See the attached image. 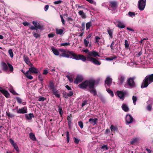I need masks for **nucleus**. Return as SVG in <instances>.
I'll return each instance as SVG.
<instances>
[{"label": "nucleus", "instance_id": "nucleus-46", "mask_svg": "<svg viewBox=\"0 0 153 153\" xmlns=\"http://www.w3.org/2000/svg\"><path fill=\"white\" fill-rule=\"evenodd\" d=\"M132 100L133 101V102L134 103V105H135L136 103V101L137 100V97L135 96H133L132 97Z\"/></svg>", "mask_w": 153, "mask_h": 153}, {"label": "nucleus", "instance_id": "nucleus-25", "mask_svg": "<svg viewBox=\"0 0 153 153\" xmlns=\"http://www.w3.org/2000/svg\"><path fill=\"white\" fill-rule=\"evenodd\" d=\"M17 102L20 104H21L22 103V104L24 105H26V102H22V100L19 97H15V98Z\"/></svg>", "mask_w": 153, "mask_h": 153}, {"label": "nucleus", "instance_id": "nucleus-52", "mask_svg": "<svg viewBox=\"0 0 153 153\" xmlns=\"http://www.w3.org/2000/svg\"><path fill=\"white\" fill-rule=\"evenodd\" d=\"M125 48H128L129 47V44L128 43V41L127 40H125Z\"/></svg>", "mask_w": 153, "mask_h": 153}, {"label": "nucleus", "instance_id": "nucleus-30", "mask_svg": "<svg viewBox=\"0 0 153 153\" xmlns=\"http://www.w3.org/2000/svg\"><path fill=\"white\" fill-rule=\"evenodd\" d=\"M29 137L33 141L36 140L35 134L31 132L29 134Z\"/></svg>", "mask_w": 153, "mask_h": 153}, {"label": "nucleus", "instance_id": "nucleus-14", "mask_svg": "<svg viewBox=\"0 0 153 153\" xmlns=\"http://www.w3.org/2000/svg\"><path fill=\"white\" fill-rule=\"evenodd\" d=\"M117 94L118 96L122 99L123 100H124V96L126 94V93L123 92L121 91H117Z\"/></svg>", "mask_w": 153, "mask_h": 153}, {"label": "nucleus", "instance_id": "nucleus-29", "mask_svg": "<svg viewBox=\"0 0 153 153\" xmlns=\"http://www.w3.org/2000/svg\"><path fill=\"white\" fill-rule=\"evenodd\" d=\"M38 78L39 80L41 82V84L42 86V88L43 87V85L42 83V82H43L44 79L43 76L41 74H40L38 76Z\"/></svg>", "mask_w": 153, "mask_h": 153}, {"label": "nucleus", "instance_id": "nucleus-21", "mask_svg": "<svg viewBox=\"0 0 153 153\" xmlns=\"http://www.w3.org/2000/svg\"><path fill=\"white\" fill-rule=\"evenodd\" d=\"M122 109L125 112H128L129 111V109L127 105L125 104H123L122 106Z\"/></svg>", "mask_w": 153, "mask_h": 153}, {"label": "nucleus", "instance_id": "nucleus-17", "mask_svg": "<svg viewBox=\"0 0 153 153\" xmlns=\"http://www.w3.org/2000/svg\"><path fill=\"white\" fill-rule=\"evenodd\" d=\"M112 79L110 77H107L105 80V84L107 85L108 86H110L112 83Z\"/></svg>", "mask_w": 153, "mask_h": 153}, {"label": "nucleus", "instance_id": "nucleus-40", "mask_svg": "<svg viewBox=\"0 0 153 153\" xmlns=\"http://www.w3.org/2000/svg\"><path fill=\"white\" fill-rule=\"evenodd\" d=\"M92 26V23L91 22H87L86 25V30H88L90 27Z\"/></svg>", "mask_w": 153, "mask_h": 153}, {"label": "nucleus", "instance_id": "nucleus-44", "mask_svg": "<svg viewBox=\"0 0 153 153\" xmlns=\"http://www.w3.org/2000/svg\"><path fill=\"white\" fill-rule=\"evenodd\" d=\"M107 92L112 96L113 97L114 96V94L113 92L111 91L109 88L107 89Z\"/></svg>", "mask_w": 153, "mask_h": 153}, {"label": "nucleus", "instance_id": "nucleus-7", "mask_svg": "<svg viewBox=\"0 0 153 153\" xmlns=\"http://www.w3.org/2000/svg\"><path fill=\"white\" fill-rule=\"evenodd\" d=\"M134 78V77H130L128 79L127 81V83L130 87L131 88L135 86Z\"/></svg>", "mask_w": 153, "mask_h": 153}, {"label": "nucleus", "instance_id": "nucleus-24", "mask_svg": "<svg viewBox=\"0 0 153 153\" xmlns=\"http://www.w3.org/2000/svg\"><path fill=\"white\" fill-rule=\"evenodd\" d=\"M39 31L38 32H35V31H33L32 32V34L34 37L36 38H40L41 36V35L40 33H39Z\"/></svg>", "mask_w": 153, "mask_h": 153}, {"label": "nucleus", "instance_id": "nucleus-41", "mask_svg": "<svg viewBox=\"0 0 153 153\" xmlns=\"http://www.w3.org/2000/svg\"><path fill=\"white\" fill-rule=\"evenodd\" d=\"M65 134L67 137V143H68L69 142L70 140L69 134V132L68 131H66L65 132Z\"/></svg>", "mask_w": 153, "mask_h": 153}, {"label": "nucleus", "instance_id": "nucleus-43", "mask_svg": "<svg viewBox=\"0 0 153 153\" xmlns=\"http://www.w3.org/2000/svg\"><path fill=\"white\" fill-rule=\"evenodd\" d=\"M59 91L58 90H56L53 93V94L57 98H59L60 97V95L58 94Z\"/></svg>", "mask_w": 153, "mask_h": 153}, {"label": "nucleus", "instance_id": "nucleus-9", "mask_svg": "<svg viewBox=\"0 0 153 153\" xmlns=\"http://www.w3.org/2000/svg\"><path fill=\"white\" fill-rule=\"evenodd\" d=\"M72 56V58L76 60H79V54H77L73 51H68L67 52Z\"/></svg>", "mask_w": 153, "mask_h": 153}, {"label": "nucleus", "instance_id": "nucleus-48", "mask_svg": "<svg viewBox=\"0 0 153 153\" xmlns=\"http://www.w3.org/2000/svg\"><path fill=\"white\" fill-rule=\"evenodd\" d=\"M54 87V85L53 82H50L49 86V88L50 89H51L52 88H53Z\"/></svg>", "mask_w": 153, "mask_h": 153}, {"label": "nucleus", "instance_id": "nucleus-58", "mask_svg": "<svg viewBox=\"0 0 153 153\" xmlns=\"http://www.w3.org/2000/svg\"><path fill=\"white\" fill-rule=\"evenodd\" d=\"M70 45V44L69 42L65 43H62L60 45L61 46H69Z\"/></svg>", "mask_w": 153, "mask_h": 153}, {"label": "nucleus", "instance_id": "nucleus-57", "mask_svg": "<svg viewBox=\"0 0 153 153\" xmlns=\"http://www.w3.org/2000/svg\"><path fill=\"white\" fill-rule=\"evenodd\" d=\"M100 39V38L98 36H96L95 37V40L96 41V42L97 43L98 45H99V39Z\"/></svg>", "mask_w": 153, "mask_h": 153}, {"label": "nucleus", "instance_id": "nucleus-6", "mask_svg": "<svg viewBox=\"0 0 153 153\" xmlns=\"http://www.w3.org/2000/svg\"><path fill=\"white\" fill-rule=\"evenodd\" d=\"M146 0H140L139 1L138 6L139 9L140 10H143L146 4Z\"/></svg>", "mask_w": 153, "mask_h": 153}, {"label": "nucleus", "instance_id": "nucleus-50", "mask_svg": "<svg viewBox=\"0 0 153 153\" xmlns=\"http://www.w3.org/2000/svg\"><path fill=\"white\" fill-rule=\"evenodd\" d=\"M62 94L63 97L67 99L68 98V97H69L68 93L66 92H64Z\"/></svg>", "mask_w": 153, "mask_h": 153}, {"label": "nucleus", "instance_id": "nucleus-13", "mask_svg": "<svg viewBox=\"0 0 153 153\" xmlns=\"http://www.w3.org/2000/svg\"><path fill=\"white\" fill-rule=\"evenodd\" d=\"M83 79V77L82 76L80 75H77L74 81V83L78 84L79 82H82Z\"/></svg>", "mask_w": 153, "mask_h": 153}, {"label": "nucleus", "instance_id": "nucleus-5", "mask_svg": "<svg viewBox=\"0 0 153 153\" xmlns=\"http://www.w3.org/2000/svg\"><path fill=\"white\" fill-rule=\"evenodd\" d=\"M109 7L110 10L114 11L117 8L118 3L116 1H111L109 2Z\"/></svg>", "mask_w": 153, "mask_h": 153}, {"label": "nucleus", "instance_id": "nucleus-36", "mask_svg": "<svg viewBox=\"0 0 153 153\" xmlns=\"http://www.w3.org/2000/svg\"><path fill=\"white\" fill-rule=\"evenodd\" d=\"M117 56L115 55L113 56H112L107 57L105 58L106 60L107 61H111L113 59L117 58Z\"/></svg>", "mask_w": 153, "mask_h": 153}, {"label": "nucleus", "instance_id": "nucleus-1", "mask_svg": "<svg viewBox=\"0 0 153 153\" xmlns=\"http://www.w3.org/2000/svg\"><path fill=\"white\" fill-rule=\"evenodd\" d=\"M99 82V80L96 81L94 79L87 80L79 84L78 85V87L84 90L88 88L89 89V91L92 94H93L94 96H95L97 95V93L95 88V85L96 84H98Z\"/></svg>", "mask_w": 153, "mask_h": 153}, {"label": "nucleus", "instance_id": "nucleus-42", "mask_svg": "<svg viewBox=\"0 0 153 153\" xmlns=\"http://www.w3.org/2000/svg\"><path fill=\"white\" fill-rule=\"evenodd\" d=\"M29 73L28 72H26L25 74V76L29 79L30 80L32 79L33 77L32 76L29 75Z\"/></svg>", "mask_w": 153, "mask_h": 153}, {"label": "nucleus", "instance_id": "nucleus-2", "mask_svg": "<svg viewBox=\"0 0 153 153\" xmlns=\"http://www.w3.org/2000/svg\"><path fill=\"white\" fill-rule=\"evenodd\" d=\"M153 82V74L146 76L143 81L141 88H146L148 85Z\"/></svg>", "mask_w": 153, "mask_h": 153}, {"label": "nucleus", "instance_id": "nucleus-33", "mask_svg": "<svg viewBox=\"0 0 153 153\" xmlns=\"http://www.w3.org/2000/svg\"><path fill=\"white\" fill-rule=\"evenodd\" d=\"M24 60L25 63L28 64L29 63H30V61L28 57L25 55H24L23 56Z\"/></svg>", "mask_w": 153, "mask_h": 153}, {"label": "nucleus", "instance_id": "nucleus-61", "mask_svg": "<svg viewBox=\"0 0 153 153\" xmlns=\"http://www.w3.org/2000/svg\"><path fill=\"white\" fill-rule=\"evenodd\" d=\"M81 28L82 30H84L85 28V23L84 22L82 23L81 24Z\"/></svg>", "mask_w": 153, "mask_h": 153}, {"label": "nucleus", "instance_id": "nucleus-12", "mask_svg": "<svg viewBox=\"0 0 153 153\" xmlns=\"http://www.w3.org/2000/svg\"><path fill=\"white\" fill-rule=\"evenodd\" d=\"M133 120V118L130 114H127L126 116V121L128 124L131 123Z\"/></svg>", "mask_w": 153, "mask_h": 153}, {"label": "nucleus", "instance_id": "nucleus-19", "mask_svg": "<svg viewBox=\"0 0 153 153\" xmlns=\"http://www.w3.org/2000/svg\"><path fill=\"white\" fill-rule=\"evenodd\" d=\"M6 114L8 118L9 119L10 118H13L14 117L15 115L12 113H10L9 111H7L6 113Z\"/></svg>", "mask_w": 153, "mask_h": 153}, {"label": "nucleus", "instance_id": "nucleus-59", "mask_svg": "<svg viewBox=\"0 0 153 153\" xmlns=\"http://www.w3.org/2000/svg\"><path fill=\"white\" fill-rule=\"evenodd\" d=\"M88 104V101L87 100H84L82 102V107L84 106L85 105Z\"/></svg>", "mask_w": 153, "mask_h": 153}, {"label": "nucleus", "instance_id": "nucleus-38", "mask_svg": "<svg viewBox=\"0 0 153 153\" xmlns=\"http://www.w3.org/2000/svg\"><path fill=\"white\" fill-rule=\"evenodd\" d=\"M101 149H102L103 151H105L108 150V148L107 145H104L102 146L101 147Z\"/></svg>", "mask_w": 153, "mask_h": 153}, {"label": "nucleus", "instance_id": "nucleus-34", "mask_svg": "<svg viewBox=\"0 0 153 153\" xmlns=\"http://www.w3.org/2000/svg\"><path fill=\"white\" fill-rule=\"evenodd\" d=\"M56 33L57 34L62 35L63 33L64 30L62 29H56Z\"/></svg>", "mask_w": 153, "mask_h": 153}, {"label": "nucleus", "instance_id": "nucleus-4", "mask_svg": "<svg viewBox=\"0 0 153 153\" xmlns=\"http://www.w3.org/2000/svg\"><path fill=\"white\" fill-rule=\"evenodd\" d=\"M7 65L4 62H2L1 64V67L2 69L5 71H7L9 67L10 71L11 72H13V68L11 64L8 62Z\"/></svg>", "mask_w": 153, "mask_h": 153}, {"label": "nucleus", "instance_id": "nucleus-15", "mask_svg": "<svg viewBox=\"0 0 153 153\" xmlns=\"http://www.w3.org/2000/svg\"><path fill=\"white\" fill-rule=\"evenodd\" d=\"M97 56L98 57H100V56L99 55L98 53L95 51H92L89 52L88 53V56H94L95 57H96V56Z\"/></svg>", "mask_w": 153, "mask_h": 153}, {"label": "nucleus", "instance_id": "nucleus-56", "mask_svg": "<svg viewBox=\"0 0 153 153\" xmlns=\"http://www.w3.org/2000/svg\"><path fill=\"white\" fill-rule=\"evenodd\" d=\"M13 146L14 147V149L16 150L17 152H19V149L18 147L16 144H15Z\"/></svg>", "mask_w": 153, "mask_h": 153}, {"label": "nucleus", "instance_id": "nucleus-16", "mask_svg": "<svg viewBox=\"0 0 153 153\" xmlns=\"http://www.w3.org/2000/svg\"><path fill=\"white\" fill-rule=\"evenodd\" d=\"M0 92L1 93L6 97L8 98L10 96V94L8 91L4 89H2L0 87Z\"/></svg>", "mask_w": 153, "mask_h": 153}, {"label": "nucleus", "instance_id": "nucleus-49", "mask_svg": "<svg viewBox=\"0 0 153 153\" xmlns=\"http://www.w3.org/2000/svg\"><path fill=\"white\" fill-rule=\"evenodd\" d=\"M8 53L11 58H13V53L12 49H10L8 51Z\"/></svg>", "mask_w": 153, "mask_h": 153}, {"label": "nucleus", "instance_id": "nucleus-47", "mask_svg": "<svg viewBox=\"0 0 153 153\" xmlns=\"http://www.w3.org/2000/svg\"><path fill=\"white\" fill-rule=\"evenodd\" d=\"M68 22L70 24H72L73 22V19L71 17H69L67 19Z\"/></svg>", "mask_w": 153, "mask_h": 153}, {"label": "nucleus", "instance_id": "nucleus-8", "mask_svg": "<svg viewBox=\"0 0 153 153\" xmlns=\"http://www.w3.org/2000/svg\"><path fill=\"white\" fill-rule=\"evenodd\" d=\"M87 59L88 60L92 62L95 65H100L101 64V62L94 58L87 56Z\"/></svg>", "mask_w": 153, "mask_h": 153}, {"label": "nucleus", "instance_id": "nucleus-23", "mask_svg": "<svg viewBox=\"0 0 153 153\" xmlns=\"http://www.w3.org/2000/svg\"><path fill=\"white\" fill-rule=\"evenodd\" d=\"M51 49L55 55L58 56L59 55V51L57 49H55L54 47H52L51 48Z\"/></svg>", "mask_w": 153, "mask_h": 153}, {"label": "nucleus", "instance_id": "nucleus-37", "mask_svg": "<svg viewBox=\"0 0 153 153\" xmlns=\"http://www.w3.org/2000/svg\"><path fill=\"white\" fill-rule=\"evenodd\" d=\"M137 140L138 139L137 138H134L132 139L130 142V144L131 145H134L137 142Z\"/></svg>", "mask_w": 153, "mask_h": 153}, {"label": "nucleus", "instance_id": "nucleus-63", "mask_svg": "<svg viewBox=\"0 0 153 153\" xmlns=\"http://www.w3.org/2000/svg\"><path fill=\"white\" fill-rule=\"evenodd\" d=\"M69 97H71L74 94V92L73 91H70L68 93Z\"/></svg>", "mask_w": 153, "mask_h": 153}, {"label": "nucleus", "instance_id": "nucleus-11", "mask_svg": "<svg viewBox=\"0 0 153 153\" xmlns=\"http://www.w3.org/2000/svg\"><path fill=\"white\" fill-rule=\"evenodd\" d=\"M38 69L34 67H32L29 68V70L27 72L30 73L37 74L38 73Z\"/></svg>", "mask_w": 153, "mask_h": 153}, {"label": "nucleus", "instance_id": "nucleus-26", "mask_svg": "<svg viewBox=\"0 0 153 153\" xmlns=\"http://www.w3.org/2000/svg\"><path fill=\"white\" fill-rule=\"evenodd\" d=\"M125 79V77L121 75L120 77L118 79V80L120 83L121 84L123 83Z\"/></svg>", "mask_w": 153, "mask_h": 153}, {"label": "nucleus", "instance_id": "nucleus-39", "mask_svg": "<svg viewBox=\"0 0 153 153\" xmlns=\"http://www.w3.org/2000/svg\"><path fill=\"white\" fill-rule=\"evenodd\" d=\"M58 111L60 115V116L62 117V115L63 114V112L62 110V108L60 107L59 105H58Z\"/></svg>", "mask_w": 153, "mask_h": 153}, {"label": "nucleus", "instance_id": "nucleus-45", "mask_svg": "<svg viewBox=\"0 0 153 153\" xmlns=\"http://www.w3.org/2000/svg\"><path fill=\"white\" fill-rule=\"evenodd\" d=\"M128 15L131 17H133L135 16V14L134 12L129 11L128 13Z\"/></svg>", "mask_w": 153, "mask_h": 153}, {"label": "nucleus", "instance_id": "nucleus-35", "mask_svg": "<svg viewBox=\"0 0 153 153\" xmlns=\"http://www.w3.org/2000/svg\"><path fill=\"white\" fill-rule=\"evenodd\" d=\"M79 60L80 59L83 62L86 60V57L83 55L79 54Z\"/></svg>", "mask_w": 153, "mask_h": 153}, {"label": "nucleus", "instance_id": "nucleus-55", "mask_svg": "<svg viewBox=\"0 0 153 153\" xmlns=\"http://www.w3.org/2000/svg\"><path fill=\"white\" fill-rule=\"evenodd\" d=\"M73 139L74 140V142L76 144H78L80 140L79 139H78L75 137L73 138Z\"/></svg>", "mask_w": 153, "mask_h": 153}, {"label": "nucleus", "instance_id": "nucleus-54", "mask_svg": "<svg viewBox=\"0 0 153 153\" xmlns=\"http://www.w3.org/2000/svg\"><path fill=\"white\" fill-rule=\"evenodd\" d=\"M84 44L85 47H88L89 42L88 41H87L86 39H84Z\"/></svg>", "mask_w": 153, "mask_h": 153}, {"label": "nucleus", "instance_id": "nucleus-22", "mask_svg": "<svg viewBox=\"0 0 153 153\" xmlns=\"http://www.w3.org/2000/svg\"><path fill=\"white\" fill-rule=\"evenodd\" d=\"M78 14L80 16L82 19H85L86 18L87 16L84 13L82 10H80L78 12Z\"/></svg>", "mask_w": 153, "mask_h": 153}, {"label": "nucleus", "instance_id": "nucleus-64", "mask_svg": "<svg viewBox=\"0 0 153 153\" xmlns=\"http://www.w3.org/2000/svg\"><path fill=\"white\" fill-rule=\"evenodd\" d=\"M54 36L55 34L53 33H51L48 34V37L50 38L53 37Z\"/></svg>", "mask_w": 153, "mask_h": 153}, {"label": "nucleus", "instance_id": "nucleus-53", "mask_svg": "<svg viewBox=\"0 0 153 153\" xmlns=\"http://www.w3.org/2000/svg\"><path fill=\"white\" fill-rule=\"evenodd\" d=\"M46 99L44 97L41 96H39V98L38 100L39 101H44V100H45Z\"/></svg>", "mask_w": 153, "mask_h": 153}, {"label": "nucleus", "instance_id": "nucleus-62", "mask_svg": "<svg viewBox=\"0 0 153 153\" xmlns=\"http://www.w3.org/2000/svg\"><path fill=\"white\" fill-rule=\"evenodd\" d=\"M48 73V70L47 69H45L43 71V72L42 74L43 75H47Z\"/></svg>", "mask_w": 153, "mask_h": 153}, {"label": "nucleus", "instance_id": "nucleus-10", "mask_svg": "<svg viewBox=\"0 0 153 153\" xmlns=\"http://www.w3.org/2000/svg\"><path fill=\"white\" fill-rule=\"evenodd\" d=\"M27 112V107L25 106L19 108V110L17 111V113L20 114H24Z\"/></svg>", "mask_w": 153, "mask_h": 153}, {"label": "nucleus", "instance_id": "nucleus-60", "mask_svg": "<svg viewBox=\"0 0 153 153\" xmlns=\"http://www.w3.org/2000/svg\"><path fill=\"white\" fill-rule=\"evenodd\" d=\"M22 24L25 26H29L30 25H31L29 23L27 22H23Z\"/></svg>", "mask_w": 153, "mask_h": 153}, {"label": "nucleus", "instance_id": "nucleus-31", "mask_svg": "<svg viewBox=\"0 0 153 153\" xmlns=\"http://www.w3.org/2000/svg\"><path fill=\"white\" fill-rule=\"evenodd\" d=\"M107 32L109 34L110 38L112 39L113 37V30L110 29H108L107 30Z\"/></svg>", "mask_w": 153, "mask_h": 153}, {"label": "nucleus", "instance_id": "nucleus-3", "mask_svg": "<svg viewBox=\"0 0 153 153\" xmlns=\"http://www.w3.org/2000/svg\"><path fill=\"white\" fill-rule=\"evenodd\" d=\"M32 24L33 26L31 25L29 26V29L31 30H35L36 32L39 31L38 29L42 30L43 26L41 25L38 22L33 21Z\"/></svg>", "mask_w": 153, "mask_h": 153}, {"label": "nucleus", "instance_id": "nucleus-18", "mask_svg": "<svg viewBox=\"0 0 153 153\" xmlns=\"http://www.w3.org/2000/svg\"><path fill=\"white\" fill-rule=\"evenodd\" d=\"M98 119L97 118H90L89 119V121L90 123L93 126H94L96 124V123L97 122Z\"/></svg>", "mask_w": 153, "mask_h": 153}, {"label": "nucleus", "instance_id": "nucleus-32", "mask_svg": "<svg viewBox=\"0 0 153 153\" xmlns=\"http://www.w3.org/2000/svg\"><path fill=\"white\" fill-rule=\"evenodd\" d=\"M117 26H118V27L122 28H125V25L124 24H123L120 21L117 22Z\"/></svg>", "mask_w": 153, "mask_h": 153}, {"label": "nucleus", "instance_id": "nucleus-28", "mask_svg": "<svg viewBox=\"0 0 153 153\" xmlns=\"http://www.w3.org/2000/svg\"><path fill=\"white\" fill-rule=\"evenodd\" d=\"M69 55V54H68V53H65V52H64L60 54L59 56L61 57H65L67 58H71V57H70Z\"/></svg>", "mask_w": 153, "mask_h": 153}, {"label": "nucleus", "instance_id": "nucleus-20", "mask_svg": "<svg viewBox=\"0 0 153 153\" xmlns=\"http://www.w3.org/2000/svg\"><path fill=\"white\" fill-rule=\"evenodd\" d=\"M25 117L28 120H31L33 117H34V116L33 113H30L29 114H26L25 115Z\"/></svg>", "mask_w": 153, "mask_h": 153}, {"label": "nucleus", "instance_id": "nucleus-51", "mask_svg": "<svg viewBox=\"0 0 153 153\" xmlns=\"http://www.w3.org/2000/svg\"><path fill=\"white\" fill-rule=\"evenodd\" d=\"M78 124L79 126L82 129L83 127V124L82 122L81 121H79L78 122Z\"/></svg>", "mask_w": 153, "mask_h": 153}, {"label": "nucleus", "instance_id": "nucleus-27", "mask_svg": "<svg viewBox=\"0 0 153 153\" xmlns=\"http://www.w3.org/2000/svg\"><path fill=\"white\" fill-rule=\"evenodd\" d=\"M110 129L111 131L112 132H114L115 131H117L118 129L117 127L114 126L113 125H111L110 127Z\"/></svg>", "mask_w": 153, "mask_h": 153}]
</instances>
